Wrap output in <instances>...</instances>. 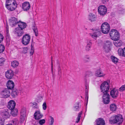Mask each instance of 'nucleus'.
Returning <instances> with one entry per match:
<instances>
[{"label":"nucleus","mask_w":125,"mask_h":125,"mask_svg":"<svg viewBox=\"0 0 125 125\" xmlns=\"http://www.w3.org/2000/svg\"><path fill=\"white\" fill-rule=\"evenodd\" d=\"M16 1L15 0H6L5 7L10 11H12L15 10L17 7Z\"/></svg>","instance_id":"nucleus-1"},{"label":"nucleus","mask_w":125,"mask_h":125,"mask_svg":"<svg viewBox=\"0 0 125 125\" xmlns=\"http://www.w3.org/2000/svg\"><path fill=\"white\" fill-rule=\"evenodd\" d=\"M112 118H113L112 119L111 118L110 121L112 122L113 123H116L117 124H121L123 122V118L122 116L120 115H119L112 116Z\"/></svg>","instance_id":"nucleus-2"},{"label":"nucleus","mask_w":125,"mask_h":125,"mask_svg":"<svg viewBox=\"0 0 125 125\" xmlns=\"http://www.w3.org/2000/svg\"><path fill=\"white\" fill-rule=\"evenodd\" d=\"M109 34L112 40H119V34L117 30L114 29L111 30Z\"/></svg>","instance_id":"nucleus-3"},{"label":"nucleus","mask_w":125,"mask_h":125,"mask_svg":"<svg viewBox=\"0 0 125 125\" xmlns=\"http://www.w3.org/2000/svg\"><path fill=\"white\" fill-rule=\"evenodd\" d=\"M109 83L106 82H104L101 84L100 86L101 92L102 93L108 92L109 88Z\"/></svg>","instance_id":"nucleus-4"},{"label":"nucleus","mask_w":125,"mask_h":125,"mask_svg":"<svg viewBox=\"0 0 125 125\" xmlns=\"http://www.w3.org/2000/svg\"><path fill=\"white\" fill-rule=\"evenodd\" d=\"M101 28L102 33L105 34H107L110 30L109 25L106 22H104L102 24Z\"/></svg>","instance_id":"nucleus-5"},{"label":"nucleus","mask_w":125,"mask_h":125,"mask_svg":"<svg viewBox=\"0 0 125 125\" xmlns=\"http://www.w3.org/2000/svg\"><path fill=\"white\" fill-rule=\"evenodd\" d=\"M31 36L28 34H26L22 37L21 39V42L24 45H28L30 43L31 39Z\"/></svg>","instance_id":"nucleus-6"},{"label":"nucleus","mask_w":125,"mask_h":125,"mask_svg":"<svg viewBox=\"0 0 125 125\" xmlns=\"http://www.w3.org/2000/svg\"><path fill=\"white\" fill-rule=\"evenodd\" d=\"M98 11L100 15H104L107 12V8L104 5L100 6L98 8Z\"/></svg>","instance_id":"nucleus-7"},{"label":"nucleus","mask_w":125,"mask_h":125,"mask_svg":"<svg viewBox=\"0 0 125 125\" xmlns=\"http://www.w3.org/2000/svg\"><path fill=\"white\" fill-rule=\"evenodd\" d=\"M10 94V90L7 88L4 89L1 92L2 97L3 98H6L9 97Z\"/></svg>","instance_id":"nucleus-8"},{"label":"nucleus","mask_w":125,"mask_h":125,"mask_svg":"<svg viewBox=\"0 0 125 125\" xmlns=\"http://www.w3.org/2000/svg\"><path fill=\"white\" fill-rule=\"evenodd\" d=\"M19 21H18L17 19L14 17H12L9 20L10 25L12 27H14L18 24Z\"/></svg>","instance_id":"nucleus-9"},{"label":"nucleus","mask_w":125,"mask_h":125,"mask_svg":"<svg viewBox=\"0 0 125 125\" xmlns=\"http://www.w3.org/2000/svg\"><path fill=\"white\" fill-rule=\"evenodd\" d=\"M14 32L15 34L19 37L22 36L24 33L23 30L21 29L19 27H17L15 29Z\"/></svg>","instance_id":"nucleus-10"},{"label":"nucleus","mask_w":125,"mask_h":125,"mask_svg":"<svg viewBox=\"0 0 125 125\" xmlns=\"http://www.w3.org/2000/svg\"><path fill=\"white\" fill-rule=\"evenodd\" d=\"M93 73L91 71H88L86 73L85 78V81H88L89 83L90 80H92V77L93 76Z\"/></svg>","instance_id":"nucleus-11"},{"label":"nucleus","mask_w":125,"mask_h":125,"mask_svg":"<svg viewBox=\"0 0 125 125\" xmlns=\"http://www.w3.org/2000/svg\"><path fill=\"white\" fill-rule=\"evenodd\" d=\"M30 7V4L28 2H24L22 5V10L24 11H27L28 10Z\"/></svg>","instance_id":"nucleus-12"},{"label":"nucleus","mask_w":125,"mask_h":125,"mask_svg":"<svg viewBox=\"0 0 125 125\" xmlns=\"http://www.w3.org/2000/svg\"><path fill=\"white\" fill-rule=\"evenodd\" d=\"M5 75L8 79H11L14 75L13 72L11 70H8L5 72Z\"/></svg>","instance_id":"nucleus-13"},{"label":"nucleus","mask_w":125,"mask_h":125,"mask_svg":"<svg viewBox=\"0 0 125 125\" xmlns=\"http://www.w3.org/2000/svg\"><path fill=\"white\" fill-rule=\"evenodd\" d=\"M93 32L94 33L93 34L90 33V34L92 37L94 39L96 38L99 36L100 35L101 33L100 31L97 29L94 31Z\"/></svg>","instance_id":"nucleus-14"},{"label":"nucleus","mask_w":125,"mask_h":125,"mask_svg":"<svg viewBox=\"0 0 125 125\" xmlns=\"http://www.w3.org/2000/svg\"><path fill=\"white\" fill-rule=\"evenodd\" d=\"M15 102L13 100H10L8 102L7 107L10 110L15 108Z\"/></svg>","instance_id":"nucleus-15"},{"label":"nucleus","mask_w":125,"mask_h":125,"mask_svg":"<svg viewBox=\"0 0 125 125\" xmlns=\"http://www.w3.org/2000/svg\"><path fill=\"white\" fill-rule=\"evenodd\" d=\"M43 116V115L41 113L40 111H36L34 114V118L36 120H39Z\"/></svg>","instance_id":"nucleus-16"},{"label":"nucleus","mask_w":125,"mask_h":125,"mask_svg":"<svg viewBox=\"0 0 125 125\" xmlns=\"http://www.w3.org/2000/svg\"><path fill=\"white\" fill-rule=\"evenodd\" d=\"M118 91L117 89H113L111 91L110 93L111 96L113 98L116 97L118 96Z\"/></svg>","instance_id":"nucleus-17"},{"label":"nucleus","mask_w":125,"mask_h":125,"mask_svg":"<svg viewBox=\"0 0 125 125\" xmlns=\"http://www.w3.org/2000/svg\"><path fill=\"white\" fill-rule=\"evenodd\" d=\"M7 87L8 89H12L14 87V83L12 81L9 80L7 82L6 84Z\"/></svg>","instance_id":"nucleus-18"},{"label":"nucleus","mask_w":125,"mask_h":125,"mask_svg":"<svg viewBox=\"0 0 125 125\" xmlns=\"http://www.w3.org/2000/svg\"><path fill=\"white\" fill-rule=\"evenodd\" d=\"M18 24L19 28L22 30L26 28L27 26L25 23L21 21H19Z\"/></svg>","instance_id":"nucleus-19"},{"label":"nucleus","mask_w":125,"mask_h":125,"mask_svg":"<svg viewBox=\"0 0 125 125\" xmlns=\"http://www.w3.org/2000/svg\"><path fill=\"white\" fill-rule=\"evenodd\" d=\"M96 122L97 125H105V121L102 118H100L97 119Z\"/></svg>","instance_id":"nucleus-20"},{"label":"nucleus","mask_w":125,"mask_h":125,"mask_svg":"<svg viewBox=\"0 0 125 125\" xmlns=\"http://www.w3.org/2000/svg\"><path fill=\"white\" fill-rule=\"evenodd\" d=\"M0 115L3 118L5 119L9 118L10 116V114L8 111L1 112L0 113Z\"/></svg>","instance_id":"nucleus-21"},{"label":"nucleus","mask_w":125,"mask_h":125,"mask_svg":"<svg viewBox=\"0 0 125 125\" xmlns=\"http://www.w3.org/2000/svg\"><path fill=\"white\" fill-rule=\"evenodd\" d=\"M96 16L94 14L92 13H90L88 16V19L90 21L93 22L96 20Z\"/></svg>","instance_id":"nucleus-22"},{"label":"nucleus","mask_w":125,"mask_h":125,"mask_svg":"<svg viewBox=\"0 0 125 125\" xmlns=\"http://www.w3.org/2000/svg\"><path fill=\"white\" fill-rule=\"evenodd\" d=\"M100 68H99L96 71L95 73V75L98 77H102L104 76L105 74L103 73L100 70Z\"/></svg>","instance_id":"nucleus-23"},{"label":"nucleus","mask_w":125,"mask_h":125,"mask_svg":"<svg viewBox=\"0 0 125 125\" xmlns=\"http://www.w3.org/2000/svg\"><path fill=\"white\" fill-rule=\"evenodd\" d=\"M114 40L113 42L114 45L116 47H118L121 46L122 44V42L120 40Z\"/></svg>","instance_id":"nucleus-24"},{"label":"nucleus","mask_w":125,"mask_h":125,"mask_svg":"<svg viewBox=\"0 0 125 125\" xmlns=\"http://www.w3.org/2000/svg\"><path fill=\"white\" fill-rule=\"evenodd\" d=\"M18 91L17 89H12L11 91V96L12 97L15 98L18 95Z\"/></svg>","instance_id":"nucleus-25"},{"label":"nucleus","mask_w":125,"mask_h":125,"mask_svg":"<svg viewBox=\"0 0 125 125\" xmlns=\"http://www.w3.org/2000/svg\"><path fill=\"white\" fill-rule=\"evenodd\" d=\"M25 112L23 113L21 112L20 122L21 123H22L25 120Z\"/></svg>","instance_id":"nucleus-26"},{"label":"nucleus","mask_w":125,"mask_h":125,"mask_svg":"<svg viewBox=\"0 0 125 125\" xmlns=\"http://www.w3.org/2000/svg\"><path fill=\"white\" fill-rule=\"evenodd\" d=\"M10 113L13 116H15L17 115L18 113V110L16 109H13L10 110Z\"/></svg>","instance_id":"nucleus-27"},{"label":"nucleus","mask_w":125,"mask_h":125,"mask_svg":"<svg viewBox=\"0 0 125 125\" xmlns=\"http://www.w3.org/2000/svg\"><path fill=\"white\" fill-rule=\"evenodd\" d=\"M91 41L88 40L87 43V45L86 47V50L87 51L89 50L91 48V47L92 45Z\"/></svg>","instance_id":"nucleus-28"},{"label":"nucleus","mask_w":125,"mask_h":125,"mask_svg":"<svg viewBox=\"0 0 125 125\" xmlns=\"http://www.w3.org/2000/svg\"><path fill=\"white\" fill-rule=\"evenodd\" d=\"M104 50L105 53H108L111 51V47L110 46H107L106 45H104Z\"/></svg>","instance_id":"nucleus-29"},{"label":"nucleus","mask_w":125,"mask_h":125,"mask_svg":"<svg viewBox=\"0 0 125 125\" xmlns=\"http://www.w3.org/2000/svg\"><path fill=\"white\" fill-rule=\"evenodd\" d=\"M111 58L112 62L116 64L118 62V59L114 56L112 55L111 57Z\"/></svg>","instance_id":"nucleus-30"},{"label":"nucleus","mask_w":125,"mask_h":125,"mask_svg":"<svg viewBox=\"0 0 125 125\" xmlns=\"http://www.w3.org/2000/svg\"><path fill=\"white\" fill-rule=\"evenodd\" d=\"M80 103H77L75 105L74 107L75 109L74 110L75 111H79L80 108H81V105H80Z\"/></svg>","instance_id":"nucleus-31"},{"label":"nucleus","mask_w":125,"mask_h":125,"mask_svg":"<svg viewBox=\"0 0 125 125\" xmlns=\"http://www.w3.org/2000/svg\"><path fill=\"white\" fill-rule=\"evenodd\" d=\"M19 63L16 60H15L11 63V66L13 67H15L18 66Z\"/></svg>","instance_id":"nucleus-32"},{"label":"nucleus","mask_w":125,"mask_h":125,"mask_svg":"<svg viewBox=\"0 0 125 125\" xmlns=\"http://www.w3.org/2000/svg\"><path fill=\"white\" fill-rule=\"evenodd\" d=\"M116 105L115 104H112L110 106V109L112 111H115L116 109Z\"/></svg>","instance_id":"nucleus-33"},{"label":"nucleus","mask_w":125,"mask_h":125,"mask_svg":"<svg viewBox=\"0 0 125 125\" xmlns=\"http://www.w3.org/2000/svg\"><path fill=\"white\" fill-rule=\"evenodd\" d=\"M108 92L106 93H102L103 94V99H105L106 98H110V95L108 93Z\"/></svg>","instance_id":"nucleus-34"},{"label":"nucleus","mask_w":125,"mask_h":125,"mask_svg":"<svg viewBox=\"0 0 125 125\" xmlns=\"http://www.w3.org/2000/svg\"><path fill=\"white\" fill-rule=\"evenodd\" d=\"M32 29L35 34V36H37L39 34L37 27L35 26H33V27Z\"/></svg>","instance_id":"nucleus-35"},{"label":"nucleus","mask_w":125,"mask_h":125,"mask_svg":"<svg viewBox=\"0 0 125 125\" xmlns=\"http://www.w3.org/2000/svg\"><path fill=\"white\" fill-rule=\"evenodd\" d=\"M118 52L119 55H125L124 48H119L118 50Z\"/></svg>","instance_id":"nucleus-36"},{"label":"nucleus","mask_w":125,"mask_h":125,"mask_svg":"<svg viewBox=\"0 0 125 125\" xmlns=\"http://www.w3.org/2000/svg\"><path fill=\"white\" fill-rule=\"evenodd\" d=\"M82 111H81L80 112L78 113V115L77 117L76 120H77L76 121V123H78L81 117V115L82 114Z\"/></svg>","instance_id":"nucleus-37"},{"label":"nucleus","mask_w":125,"mask_h":125,"mask_svg":"<svg viewBox=\"0 0 125 125\" xmlns=\"http://www.w3.org/2000/svg\"><path fill=\"white\" fill-rule=\"evenodd\" d=\"M57 63L58 64V74L60 76V77H61V68L59 64V62L58 61H57Z\"/></svg>","instance_id":"nucleus-38"},{"label":"nucleus","mask_w":125,"mask_h":125,"mask_svg":"<svg viewBox=\"0 0 125 125\" xmlns=\"http://www.w3.org/2000/svg\"><path fill=\"white\" fill-rule=\"evenodd\" d=\"M104 103L105 104H107L109 103L110 102V98H106L105 99H103Z\"/></svg>","instance_id":"nucleus-39"},{"label":"nucleus","mask_w":125,"mask_h":125,"mask_svg":"<svg viewBox=\"0 0 125 125\" xmlns=\"http://www.w3.org/2000/svg\"><path fill=\"white\" fill-rule=\"evenodd\" d=\"M13 125H18L19 121L17 119H14L12 120Z\"/></svg>","instance_id":"nucleus-40"},{"label":"nucleus","mask_w":125,"mask_h":125,"mask_svg":"<svg viewBox=\"0 0 125 125\" xmlns=\"http://www.w3.org/2000/svg\"><path fill=\"white\" fill-rule=\"evenodd\" d=\"M5 47L2 44H0V53L3 52L4 51Z\"/></svg>","instance_id":"nucleus-41"},{"label":"nucleus","mask_w":125,"mask_h":125,"mask_svg":"<svg viewBox=\"0 0 125 125\" xmlns=\"http://www.w3.org/2000/svg\"><path fill=\"white\" fill-rule=\"evenodd\" d=\"M32 104V107L33 108H38L37 106V104L36 102H34L32 103H31Z\"/></svg>","instance_id":"nucleus-42"},{"label":"nucleus","mask_w":125,"mask_h":125,"mask_svg":"<svg viewBox=\"0 0 125 125\" xmlns=\"http://www.w3.org/2000/svg\"><path fill=\"white\" fill-rule=\"evenodd\" d=\"M111 42L109 41H106V43L104 44V45H106L107 46H110L112 45Z\"/></svg>","instance_id":"nucleus-43"},{"label":"nucleus","mask_w":125,"mask_h":125,"mask_svg":"<svg viewBox=\"0 0 125 125\" xmlns=\"http://www.w3.org/2000/svg\"><path fill=\"white\" fill-rule=\"evenodd\" d=\"M119 90L121 92H123L125 90V84L122 85L119 88Z\"/></svg>","instance_id":"nucleus-44"},{"label":"nucleus","mask_w":125,"mask_h":125,"mask_svg":"<svg viewBox=\"0 0 125 125\" xmlns=\"http://www.w3.org/2000/svg\"><path fill=\"white\" fill-rule=\"evenodd\" d=\"M84 60L86 62H88L90 61L89 58L87 55H86V56L84 58Z\"/></svg>","instance_id":"nucleus-45"},{"label":"nucleus","mask_w":125,"mask_h":125,"mask_svg":"<svg viewBox=\"0 0 125 125\" xmlns=\"http://www.w3.org/2000/svg\"><path fill=\"white\" fill-rule=\"evenodd\" d=\"M85 81V88L86 90V91H87L88 90V88H89L88 85V82L87 81Z\"/></svg>","instance_id":"nucleus-46"},{"label":"nucleus","mask_w":125,"mask_h":125,"mask_svg":"<svg viewBox=\"0 0 125 125\" xmlns=\"http://www.w3.org/2000/svg\"><path fill=\"white\" fill-rule=\"evenodd\" d=\"M50 117L51 118V123L50 125H53V123L54 122V118L51 116H50Z\"/></svg>","instance_id":"nucleus-47"},{"label":"nucleus","mask_w":125,"mask_h":125,"mask_svg":"<svg viewBox=\"0 0 125 125\" xmlns=\"http://www.w3.org/2000/svg\"><path fill=\"white\" fill-rule=\"evenodd\" d=\"M45 122V120L44 119L40 120L39 122V123L41 125H42Z\"/></svg>","instance_id":"nucleus-48"},{"label":"nucleus","mask_w":125,"mask_h":125,"mask_svg":"<svg viewBox=\"0 0 125 125\" xmlns=\"http://www.w3.org/2000/svg\"><path fill=\"white\" fill-rule=\"evenodd\" d=\"M42 108L44 110H45L46 109L47 105L45 102H44L43 103L42 105Z\"/></svg>","instance_id":"nucleus-49"},{"label":"nucleus","mask_w":125,"mask_h":125,"mask_svg":"<svg viewBox=\"0 0 125 125\" xmlns=\"http://www.w3.org/2000/svg\"><path fill=\"white\" fill-rule=\"evenodd\" d=\"M4 37L0 33V43L2 42L4 39Z\"/></svg>","instance_id":"nucleus-50"},{"label":"nucleus","mask_w":125,"mask_h":125,"mask_svg":"<svg viewBox=\"0 0 125 125\" xmlns=\"http://www.w3.org/2000/svg\"><path fill=\"white\" fill-rule=\"evenodd\" d=\"M0 125H4V120L1 119H0Z\"/></svg>","instance_id":"nucleus-51"},{"label":"nucleus","mask_w":125,"mask_h":125,"mask_svg":"<svg viewBox=\"0 0 125 125\" xmlns=\"http://www.w3.org/2000/svg\"><path fill=\"white\" fill-rule=\"evenodd\" d=\"M101 1L103 4H105L109 1V0H101Z\"/></svg>","instance_id":"nucleus-52"},{"label":"nucleus","mask_w":125,"mask_h":125,"mask_svg":"<svg viewBox=\"0 0 125 125\" xmlns=\"http://www.w3.org/2000/svg\"><path fill=\"white\" fill-rule=\"evenodd\" d=\"M34 49H31V51L30 52V54L31 55H33L34 54Z\"/></svg>","instance_id":"nucleus-53"},{"label":"nucleus","mask_w":125,"mask_h":125,"mask_svg":"<svg viewBox=\"0 0 125 125\" xmlns=\"http://www.w3.org/2000/svg\"><path fill=\"white\" fill-rule=\"evenodd\" d=\"M4 59L3 58H2L0 59V62H4Z\"/></svg>","instance_id":"nucleus-54"},{"label":"nucleus","mask_w":125,"mask_h":125,"mask_svg":"<svg viewBox=\"0 0 125 125\" xmlns=\"http://www.w3.org/2000/svg\"><path fill=\"white\" fill-rule=\"evenodd\" d=\"M88 95H87V94H86V96H85V98L86 99H87V103L88 102Z\"/></svg>","instance_id":"nucleus-55"},{"label":"nucleus","mask_w":125,"mask_h":125,"mask_svg":"<svg viewBox=\"0 0 125 125\" xmlns=\"http://www.w3.org/2000/svg\"><path fill=\"white\" fill-rule=\"evenodd\" d=\"M4 62H0V66H2L3 65Z\"/></svg>","instance_id":"nucleus-56"},{"label":"nucleus","mask_w":125,"mask_h":125,"mask_svg":"<svg viewBox=\"0 0 125 125\" xmlns=\"http://www.w3.org/2000/svg\"><path fill=\"white\" fill-rule=\"evenodd\" d=\"M6 32L7 34V36H8V34H9V29H6Z\"/></svg>","instance_id":"nucleus-57"},{"label":"nucleus","mask_w":125,"mask_h":125,"mask_svg":"<svg viewBox=\"0 0 125 125\" xmlns=\"http://www.w3.org/2000/svg\"><path fill=\"white\" fill-rule=\"evenodd\" d=\"M6 29H9V26L7 24H6Z\"/></svg>","instance_id":"nucleus-58"},{"label":"nucleus","mask_w":125,"mask_h":125,"mask_svg":"<svg viewBox=\"0 0 125 125\" xmlns=\"http://www.w3.org/2000/svg\"><path fill=\"white\" fill-rule=\"evenodd\" d=\"M51 60H52V57H51Z\"/></svg>","instance_id":"nucleus-59"},{"label":"nucleus","mask_w":125,"mask_h":125,"mask_svg":"<svg viewBox=\"0 0 125 125\" xmlns=\"http://www.w3.org/2000/svg\"><path fill=\"white\" fill-rule=\"evenodd\" d=\"M124 52L125 53V47L124 48Z\"/></svg>","instance_id":"nucleus-60"},{"label":"nucleus","mask_w":125,"mask_h":125,"mask_svg":"<svg viewBox=\"0 0 125 125\" xmlns=\"http://www.w3.org/2000/svg\"><path fill=\"white\" fill-rule=\"evenodd\" d=\"M7 125H12L11 124H7Z\"/></svg>","instance_id":"nucleus-61"},{"label":"nucleus","mask_w":125,"mask_h":125,"mask_svg":"<svg viewBox=\"0 0 125 125\" xmlns=\"http://www.w3.org/2000/svg\"><path fill=\"white\" fill-rule=\"evenodd\" d=\"M123 57H125V55H122Z\"/></svg>","instance_id":"nucleus-62"},{"label":"nucleus","mask_w":125,"mask_h":125,"mask_svg":"<svg viewBox=\"0 0 125 125\" xmlns=\"http://www.w3.org/2000/svg\"><path fill=\"white\" fill-rule=\"evenodd\" d=\"M37 125L36 124V125Z\"/></svg>","instance_id":"nucleus-63"}]
</instances>
